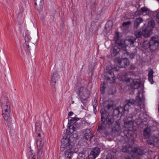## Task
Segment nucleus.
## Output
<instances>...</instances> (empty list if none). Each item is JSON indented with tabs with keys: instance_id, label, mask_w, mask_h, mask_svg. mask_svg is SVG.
Segmentation results:
<instances>
[{
	"instance_id": "obj_6",
	"label": "nucleus",
	"mask_w": 159,
	"mask_h": 159,
	"mask_svg": "<svg viewBox=\"0 0 159 159\" xmlns=\"http://www.w3.org/2000/svg\"><path fill=\"white\" fill-rule=\"evenodd\" d=\"M130 103L129 101H125L123 103V107L118 106L114 110V114L115 116H118L120 114L123 115L125 112H127L129 110V106Z\"/></svg>"
},
{
	"instance_id": "obj_20",
	"label": "nucleus",
	"mask_w": 159,
	"mask_h": 159,
	"mask_svg": "<svg viewBox=\"0 0 159 159\" xmlns=\"http://www.w3.org/2000/svg\"><path fill=\"white\" fill-rule=\"evenodd\" d=\"M31 39V37L28 34H26L25 37V43L24 46L25 50L26 51L30 52V47L28 44V43L30 42Z\"/></svg>"
},
{
	"instance_id": "obj_33",
	"label": "nucleus",
	"mask_w": 159,
	"mask_h": 159,
	"mask_svg": "<svg viewBox=\"0 0 159 159\" xmlns=\"http://www.w3.org/2000/svg\"><path fill=\"white\" fill-rule=\"evenodd\" d=\"M134 35L137 38L141 37L142 35L143 36V34H142V31H140L138 30L135 31L134 32Z\"/></svg>"
},
{
	"instance_id": "obj_8",
	"label": "nucleus",
	"mask_w": 159,
	"mask_h": 159,
	"mask_svg": "<svg viewBox=\"0 0 159 159\" xmlns=\"http://www.w3.org/2000/svg\"><path fill=\"white\" fill-rule=\"evenodd\" d=\"M80 119L76 117H72L69 120L68 124L69 127L72 129L73 131H76L80 127L79 124L76 123L77 121L79 120Z\"/></svg>"
},
{
	"instance_id": "obj_47",
	"label": "nucleus",
	"mask_w": 159,
	"mask_h": 159,
	"mask_svg": "<svg viewBox=\"0 0 159 159\" xmlns=\"http://www.w3.org/2000/svg\"><path fill=\"white\" fill-rule=\"evenodd\" d=\"M158 110H159V107H158Z\"/></svg>"
},
{
	"instance_id": "obj_16",
	"label": "nucleus",
	"mask_w": 159,
	"mask_h": 159,
	"mask_svg": "<svg viewBox=\"0 0 159 159\" xmlns=\"http://www.w3.org/2000/svg\"><path fill=\"white\" fill-rule=\"evenodd\" d=\"M104 109H101L106 112L109 110L111 107H112L113 102L112 101L109 100L104 102L103 104Z\"/></svg>"
},
{
	"instance_id": "obj_14",
	"label": "nucleus",
	"mask_w": 159,
	"mask_h": 159,
	"mask_svg": "<svg viewBox=\"0 0 159 159\" xmlns=\"http://www.w3.org/2000/svg\"><path fill=\"white\" fill-rule=\"evenodd\" d=\"M122 49L123 50V53L124 54H126V55L128 56L129 58L131 59H134L137 53V49L136 48L134 49L133 51L131 52H128L126 51V49L125 47L122 48Z\"/></svg>"
},
{
	"instance_id": "obj_2",
	"label": "nucleus",
	"mask_w": 159,
	"mask_h": 159,
	"mask_svg": "<svg viewBox=\"0 0 159 159\" xmlns=\"http://www.w3.org/2000/svg\"><path fill=\"white\" fill-rule=\"evenodd\" d=\"M78 137V135L76 134H73L70 136L65 134L63 136L61 140V148L66 149L65 152L66 159H71L73 154L75 152L74 144Z\"/></svg>"
},
{
	"instance_id": "obj_10",
	"label": "nucleus",
	"mask_w": 159,
	"mask_h": 159,
	"mask_svg": "<svg viewBox=\"0 0 159 159\" xmlns=\"http://www.w3.org/2000/svg\"><path fill=\"white\" fill-rule=\"evenodd\" d=\"M151 50H154L157 49L159 45V36L157 35L152 36L150 40Z\"/></svg>"
},
{
	"instance_id": "obj_32",
	"label": "nucleus",
	"mask_w": 159,
	"mask_h": 159,
	"mask_svg": "<svg viewBox=\"0 0 159 159\" xmlns=\"http://www.w3.org/2000/svg\"><path fill=\"white\" fill-rule=\"evenodd\" d=\"M141 10L142 11L143 15L145 16L148 15L149 10L147 8L145 7H142L141 8Z\"/></svg>"
},
{
	"instance_id": "obj_40",
	"label": "nucleus",
	"mask_w": 159,
	"mask_h": 159,
	"mask_svg": "<svg viewBox=\"0 0 159 159\" xmlns=\"http://www.w3.org/2000/svg\"><path fill=\"white\" fill-rule=\"evenodd\" d=\"M101 88L100 89V91L102 92V93H103L104 92V88L103 86H101Z\"/></svg>"
},
{
	"instance_id": "obj_25",
	"label": "nucleus",
	"mask_w": 159,
	"mask_h": 159,
	"mask_svg": "<svg viewBox=\"0 0 159 159\" xmlns=\"http://www.w3.org/2000/svg\"><path fill=\"white\" fill-rule=\"evenodd\" d=\"M35 133L37 136L38 137L40 136V132L41 131V125L40 123L36 122L35 125Z\"/></svg>"
},
{
	"instance_id": "obj_37",
	"label": "nucleus",
	"mask_w": 159,
	"mask_h": 159,
	"mask_svg": "<svg viewBox=\"0 0 159 159\" xmlns=\"http://www.w3.org/2000/svg\"><path fill=\"white\" fill-rule=\"evenodd\" d=\"M142 11L140 10H137L135 12V15L137 16H140L142 15Z\"/></svg>"
},
{
	"instance_id": "obj_3",
	"label": "nucleus",
	"mask_w": 159,
	"mask_h": 159,
	"mask_svg": "<svg viewBox=\"0 0 159 159\" xmlns=\"http://www.w3.org/2000/svg\"><path fill=\"white\" fill-rule=\"evenodd\" d=\"M2 115L5 124L9 126L11 124L12 120L10 117V103L7 98H2L1 100Z\"/></svg>"
},
{
	"instance_id": "obj_39",
	"label": "nucleus",
	"mask_w": 159,
	"mask_h": 159,
	"mask_svg": "<svg viewBox=\"0 0 159 159\" xmlns=\"http://www.w3.org/2000/svg\"><path fill=\"white\" fill-rule=\"evenodd\" d=\"M93 107H96L98 105L97 100L96 99L94 100L92 103Z\"/></svg>"
},
{
	"instance_id": "obj_29",
	"label": "nucleus",
	"mask_w": 159,
	"mask_h": 159,
	"mask_svg": "<svg viewBox=\"0 0 159 159\" xmlns=\"http://www.w3.org/2000/svg\"><path fill=\"white\" fill-rule=\"evenodd\" d=\"M151 129L149 128H146L144 130L143 134L144 138H148L150 134Z\"/></svg>"
},
{
	"instance_id": "obj_12",
	"label": "nucleus",
	"mask_w": 159,
	"mask_h": 159,
	"mask_svg": "<svg viewBox=\"0 0 159 159\" xmlns=\"http://www.w3.org/2000/svg\"><path fill=\"white\" fill-rule=\"evenodd\" d=\"M117 61L120 68L126 67L129 65V60L127 58H119Z\"/></svg>"
},
{
	"instance_id": "obj_15",
	"label": "nucleus",
	"mask_w": 159,
	"mask_h": 159,
	"mask_svg": "<svg viewBox=\"0 0 159 159\" xmlns=\"http://www.w3.org/2000/svg\"><path fill=\"white\" fill-rule=\"evenodd\" d=\"M84 135L82 138L83 140H90L93 137L90 129H87L84 131Z\"/></svg>"
},
{
	"instance_id": "obj_19",
	"label": "nucleus",
	"mask_w": 159,
	"mask_h": 159,
	"mask_svg": "<svg viewBox=\"0 0 159 159\" xmlns=\"http://www.w3.org/2000/svg\"><path fill=\"white\" fill-rule=\"evenodd\" d=\"M35 8L39 12L42 11L43 9V0H34Z\"/></svg>"
},
{
	"instance_id": "obj_28",
	"label": "nucleus",
	"mask_w": 159,
	"mask_h": 159,
	"mask_svg": "<svg viewBox=\"0 0 159 159\" xmlns=\"http://www.w3.org/2000/svg\"><path fill=\"white\" fill-rule=\"evenodd\" d=\"M143 21V19L141 17L136 18L134 21V26L135 28L137 29L140 24Z\"/></svg>"
},
{
	"instance_id": "obj_45",
	"label": "nucleus",
	"mask_w": 159,
	"mask_h": 159,
	"mask_svg": "<svg viewBox=\"0 0 159 159\" xmlns=\"http://www.w3.org/2000/svg\"><path fill=\"white\" fill-rule=\"evenodd\" d=\"M28 159H35V157H28Z\"/></svg>"
},
{
	"instance_id": "obj_34",
	"label": "nucleus",
	"mask_w": 159,
	"mask_h": 159,
	"mask_svg": "<svg viewBox=\"0 0 159 159\" xmlns=\"http://www.w3.org/2000/svg\"><path fill=\"white\" fill-rule=\"evenodd\" d=\"M155 26V22L153 20H150L148 23V27H149L151 28H153Z\"/></svg>"
},
{
	"instance_id": "obj_21",
	"label": "nucleus",
	"mask_w": 159,
	"mask_h": 159,
	"mask_svg": "<svg viewBox=\"0 0 159 159\" xmlns=\"http://www.w3.org/2000/svg\"><path fill=\"white\" fill-rule=\"evenodd\" d=\"M140 83V81L139 79H134L130 84V87L134 89H138L139 87Z\"/></svg>"
},
{
	"instance_id": "obj_35",
	"label": "nucleus",
	"mask_w": 159,
	"mask_h": 159,
	"mask_svg": "<svg viewBox=\"0 0 159 159\" xmlns=\"http://www.w3.org/2000/svg\"><path fill=\"white\" fill-rule=\"evenodd\" d=\"M131 23V21H127L124 22L122 23V26H125V27H127Z\"/></svg>"
},
{
	"instance_id": "obj_22",
	"label": "nucleus",
	"mask_w": 159,
	"mask_h": 159,
	"mask_svg": "<svg viewBox=\"0 0 159 159\" xmlns=\"http://www.w3.org/2000/svg\"><path fill=\"white\" fill-rule=\"evenodd\" d=\"M152 29L149 27L142 30V34L144 37H148L151 35L152 33Z\"/></svg>"
},
{
	"instance_id": "obj_18",
	"label": "nucleus",
	"mask_w": 159,
	"mask_h": 159,
	"mask_svg": "<svg viewBox=\"0 0 159 159\" xmlns=\"http://www.w3.org/2000/svg\"><path fill=\"white\" fill-rule=\"evenodd\" d=\"M136 39L134 38L126 39L124 41L125 45L129 47H133L134 46V43Z\"/></svg>"
},
{
	"instance_id": "obj_30",
	"label": "nucleus",
	"mask_w": 159,
	"mask_h": 159,
	"mask_svg": "<svg viewBox=\"0 0 159 159\" xmlns=\"http://www.w3.org/2000/svg\"><path fill=\"white\" fill-rule=\"evenodd\" d=\"M143 48L144 49H147L149 48L151 50V45H150V41L146 40L143 43L142 45Z\"/></svg>"
},
{
	"instance_id": "obj_31",
	"label": "nucleus",
	"mask_w": 159,
	"mask_h": 159,
	"mask_svg": "<svg viewBox=\"0 0 159 159\" xmlns=\"http://www.w3.org/2000/svg\"><path fill=\"white\" fill-rule=\"evenodd\" d=\"M132 131L129 129H125L123 131L124 135L127 137H129L131 136Z\"/></svg>"
},
{
	"instance_id": "obj_24",
	"label": "nucleus",
	"mask_w": 159,
	"mask_h": 159,
	"mask_svg": "<svg viewBox=\"0 0 159 159\" xmlns=\"http://www.w3.org/2000/svg\"><path fill=\"white\" fill-rule=\"evenodd\" d=\"M120 50V48L116 46H114L112 48L111 51V54L112 56H116Z\"/></svg>"
},
{
	"instance_id": "obj_17",
	"label": "nucleus",
	"mask_w": 159,
	"mask_h": 159,
	"mask_svg": "<svg viewBox=\"0 0 159 159\" xmlns=\"http://www.w3.org/2000/svg\"><path fill=\"white\" fill-rule=\"evenodd\" d=\"M59 77L57 75V72L55 71L53 72L50 82V84L52 88L55 87V85L58 81Z\"/></svg>"
},
{
	"instance_id": "obj_38",
	"label": "nucleus",
	"mask_w": 159,
	"mask_h": 159,
	"mask_svg": "<svg viewBox=\"0 0 159 159\" xmlns=\"http://www.w3.org/2000/svg\"><path fill=\"white\" fill-rule=\"evenodd\" d=\"M156 20L157 23H159V11L156 15Z\"/></svg>"
},
{
	"instance_id": "obj_27",
	"label": "nucleus",
	"mask_w": 159,
	"mask_h": 159,
	"mask_svg": "<svg viewBox=\"0 0 159 159\" xmlns=\"http://www.w3.org/2000/svg\"><path fill=\"white\" fill-rule=\"evenodd\" d=\"M154 72L152 69H151L148 71V80L151 84H152L153 83L154 81L153 80V74Z\"/></svg>"
},
{
	"instance_id": "obj_4",
	"label": "nucleus",
	"mask_w": 159,
	"mask_h": 159,
	"mask_svg": "<svg viewBox=\"0 0 159 159\" xmlns=\"http://www.w3.org/2000/svg\"><path fill=\"white\" fill-rule=\"evenodd\" d=\"M122 151L128 153H133L134 156L139 158V156L144 154V151L142 147L138 148L133 146L127 144L124 146L122 149Z\"/></svg>"
},
{
	"instance_id": "obj_1",
	"label": "nucleus",
	"mask_w": 159,
	"mask_h": 159,
	"mask_svg": "<svg viewBox=\"0 0 159 159\" xmlns=\"http://www.w3.org/2000/svg\"><path fill=\"white\" fill-rule=\"evenodd\" d=\"M101 120L98 128V131L100 134H106L107 130L109 128H111L112 130L119 131L121 129L120 123L121 120L120 119L114 121L113 115L110 114L107 112L101 110Z\"/></svg>"
},
{
	"instance_id": "obj_41",
	"label": "nucleus",
	"mask_w": 159,
	"mask_h": 159,
	"mask_svg": "<svg viewBox=\"0 0 159 159\" xmlns=\"http://www.w3.org/2000/svg\"><path fill=\"white\" fill-rule=\"evenodd\" d=\"M140 5L138 3H136L135 4V7L137 9L139 8L140 7Z\"/></svg>"
},
{
	"instance_id": "obj_5",
	"label": "nucleus",
	"mask_w": 159,
	"mask_h": 159,
	"mask_svg": "<svg viewBox=\"0 0 159 159\" xmlns=\"http://www.w3.org/2000/svg\"><path fill=\"white\" fill-rule=\"evenodd\" d=\"M135 115L136 116V115ZM135 118V122L137 125H140L142 128L148 125V117L144 113L141 112L138 116V118H136V116Z\"/></svg>"
},
{
	"instance_id": "obj_13",
	"label": "nucleus",
	"mask_w": 159,
	"mask_h": 159,
	"mask_svg": "<svg viewBox=\"0 0 159 159\" xmlns=\"http://www.w3.org/2000/svg\"><path fill=\"white\" fill-rule=\"evenodd\" d=\"M100 149V148L98 147L93 148L89 156L88 159H95L99 155Z\"/></svg>"
},
{
	"instance_id": "obj_46",
	"label": "nucleus",
	"mask_w": 159,
	"mask_h": 159,
	"mask_svg": "<svg viewBox=\"0 0 159 159\" xmlns=\"http://www.w3.org/2000/svg\"><path fill=\"white\" fill-rule=\"evenodd\" d=\"M93 109H94V112H95V111H97V110H96V107H93Z\"/></svg>"
},
{
	"instance_id": "obj_44",
	"label": "nucleus",
	"mask_w": 159,
	"mask_h": 159,
	"mask_svg": "<svg viewBox=\"0 0 159 159\" xmlns=\"http://www.w3.org/2000/svg\"><path fill=\"white\" fill-rule=\"evenodd\" d=\"M73 114V113L72 111H70L69 112L68 116H70Z\"/></svg>"
},
{
	"instance_id": "obj_26",
	"label": "nucleus",
	"mask_w": 159,
	"mask_h": 159,
	"mask_svg": "<svg viewBox=\"0 0 159 159\" xmlns=\"http://www.w3.org/2000/svg\"><path fill=\"white\" fill-rule=\"evenodd\" d=\"M43 141H42L41 139H39L37 140L36 144L39 152L41 151V149L43 147Z\"/></svg>"
},
{
	"instance_id": "obj_9",
	"label": "nucleus",
	"mask_w": 159,
	"mask_h": 159,
	"mask_svg": "<svg viewBox=\"0 0 159 159\" xmlns=\"http://www.w3.org/2000/svg\"><path fill=\"white\" fill-rule=\"evenodd\" d=\"M80 98L83 100H86L89 96V91L83 87H80L78 90Z\"/></svg>"
},
{
	"instance_id": "obj_23",
	"label": "nucleus",
	"mask_w": 159,
	"mask_h": 159,
	"mask_svg": "<svg viewBox=\"0 0 159 159\" xmlns=\"http://www.w3.org/2000/svg\"><path fill=\"white\" fill-rule=\"evenodd\" d=\"M107 76L106 78V80L108 82L111 83V82L110 81L111 80L114 81L115 80V76L112 71L111 70L108 71L107 73Z\"/></svg>"
},
{
	"instance_id": "obj_11",
	"label": "nucleus",
	"mask_w": 159,
	"mask_h": 159,
	"mask_svg": "<svg viewBox=\"0 0 159 159\" xmlns=\"http://www.w3.org/2000/svg\"><path fill=\"white\" fill-rule=\"evenodd\" d=\"M139 91L138 93V96H137V98L135 100H134L133 99H127L125 100V101H127L129 102L131 104H130L129 105V109L130 107L133 105H134L136 106H137L138 107L140 106L142 103V99L140 98V97H139Z\"/></svg>"
},
{
	"instance_id": "obj_43",
	"label": "nucleus",
	"mask_w": 159,
	"mask_h": 159,
	"mask_svg": "<svg viewBox=\"0 0 159 159\" xmlns=\"http://www.w3.org/2000/svg\"><path fill=\"white\" fill-rule=\"evenodd\" d=\"M153 159H159V156L158 155L155 156Z\"/></svg>"
},
{
	"instance_id": "obj_7",
	"label": "nucleus",
	"mask_w": 159,
	"mask_h": 159,
	"mask_svg": "<svg viewBox=\"0 0 159 159\" xmlns=\"http://www.w3.org/2000/svg\"><path fill=\"white\" fill-rule=\"evenodd\" d=\"M135 115L127 116L123 119L124 126L127 128H131L134 126L133 124L135 122Z\"/></svg>"
},
{
	"instance_id": "obj_36",
	"label": "nucleus",
	"mask_w": 159,
	"mask_h": 159,
	"mask_svg": "<svg viewBox=\"0 0 159 159\" xmlns=\"http://www.w3.org/2000/svg\"><path fill=\"white\" fill-rule=\"evenodd\" d=\"M27 156L28 157H35V155L34 153H33V150H30L28 152Z\"/></svg>"
},
{
	"instance_id": "obj_42",
	"label": "nucleus",
	"mask_w": 159,
	"mask_h": 159,
	"mask_svg": "<svg viewBox=\"0 0 159 159\" xmlns=\"http://www.w3.org/2000/svg\"><path fill=\"white\" fill-rule=\"evenodd\" d=\"M148 143L150 145L152 146H154L153 143L150 141H148Z\"/></svg>"
}]
</instances>
